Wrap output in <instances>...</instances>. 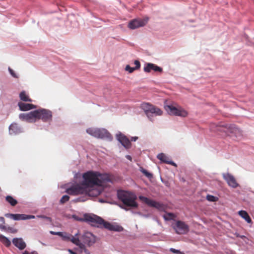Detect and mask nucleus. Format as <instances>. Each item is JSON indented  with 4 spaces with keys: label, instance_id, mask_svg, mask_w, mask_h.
<instances>
[{
    "label": "nucleus",
    "instance_id": "nucleus-1",
    "mask_svg": "<svg viewBox=\"0 0 254 254\" xmlns=\"http://www.w3.org/2000/svg\"><path fill=\"white\" fill-rule=\"evenodd\" d=\"M83 181L82 186L88 188V191H93L99 189H93L95 187L103 186L106 183L110 182L111 179L107 174H101L98 172L89 171L82 175Z\"/></svg>",
    "mask_w": 254,
    "mask_h": 254
},
{
    "label": "nucleus",
    "instance_id": "nucleus-2",
    "mask_svg": "<svg viewBox=\"0 0 254 254\" xmlns=\"http://www.w3.org/2000/svg\"><path fill=\"white\" fill-rule=\"evenodd\" d=\"M117 195L119 199L122 202L124 206L121 207L126 210H128V208H137L138 204L136 202L137 197L136 195L131 192L120 190H118Z\"/></svg>",
    "mask_w": 254,
    "mask_h": 254
},
{
    "label": "nucleus",
    "instance_id": "nucleus-3",
    "mask_svg": "<svg viewBox=\"0 0 254 254\" xmlns=\"http://www.w3.org/2000/svg\"><path fill=\"white\" fill-rule=\"evenodd\" d=\"M84 220L93 226L105 228L109 230L119 231L117 226L105 222L102 218L96 215L85 214Z\"/></svg>",
    "mask_w": 254,
    "mask_h": 254
},
{
    "label": "nucleus",
    "instance_id": "nucleus-4",
    "mask_svg": "<svg viewBox=\"0 0 254 254\" xmlns=\"http://www.w3.org/2000/svg\"><path fill=\"white\" fill-rule=\"evenodd\" d=\"M66 192L72 195H77L79 194H88L89 196H97L101 193V190H95L93 191H88V188H85L82 186V183L80 184H75L66 190Z\"/></svg>",
    "mask_w": 254,
    "mask_h": 254
},
{
    "label": "nucleus",
    "instance_id": "nucleus-5",
    "mask_svg": "<svg viewBox=\"0 0 254 254\" xmlns=\"http://www.w3.org/2000/svg\"><path fill=\"white\" fill-rule=\"evenodd\" d=\"M141 107L144 111L145 114L152 121V115L154 114L155 116H161L162 114V111L158 108L147 103H143L141 104Z\"/></svg>",
    "mask_w": 254,
    "mask_h": 254
},
{
    "label": "nucleus",
    "instance_id": "nucleus-6",
    "mask_svg": "<svg viewBox=\"0 0 254 254\" xmlns=\"http://www.w3.org/2000/svg\"><path fill=\"white\" fill-rule=\"evenodd\" d=\"M165 109L168 113L171 115L186 117L188 115V112L180 106L176 107L173 105H166Z\"/></svg>",
    "mask_w": 254,
    "mask_h": 254
},
{
    "label": "nucleus",
    "instance_id": "nucleus-7",
    "mask_svg": "<svg viewBox=\"0 0 254 254\" xmlns=\"http://www.w3.org/2000/svg\"><path fill=\"white\" fill-rule=\"evenodd\" d=\"M172 228L175 232L179 235L187 234L190 231L189 225L185 222L178 220L172 225Z\"/></svg>",
    "mask_w": 254,
    "mask_h": 254
},
{
    "label": "nucleus",
    "instance_id": "nucleus-8",
    "mask_svg": "<svg viewBox=\"0 0 254 254\" xmlns=\"http://www.w3.org/2000/svg\"><path fill=\"white\" fill-rule=\"evenodd\" d=\"M138 198L141 201L147 204L148 206L155 207L160 211H165L166 209V206L161 203L156 202L141 195L139 196Z\"/></svg>",
    "mask_w": 254,
    "mask_h": 254
},
{
    "label": "nucleus",
    "instance_id": "nucleus-9",
    "mask_svg": "<svg viewBox=\"0 0 254 254\" xmlns=\"http://www.w3.org/2000/svg\"><path fill=\"white\" fill-rule=\"evenodd\" d=\"M37 112L36 115L37 120L41 119L43 122H49L51 121L52 118V112L46 109H39L35 110Z\"/></svg>",
    "mask_w": 254,
    "mask_h": 254
},
{
    "label": "nucleus",
    "instance_id": "nucleus-10",
    "mask_svg": "<svg viewBox=\"0 0 254 254\" xmlns=\"http://www.w3.org/2000/svg\"><path fill=\"white\" fill-rule=\"evenodd\" d=\"M37 112L34 111L29 113H22L19 114V118L22 121L28 123H35L37 121L36 115Z\"/></svg>",
    "mask_w": 254,
    "mask_h": 254
},
{
    "label": "nucleus",
    "instance_id": "nucleus-11",
    "mask_svg": "<svg viewBox=\"0 0 254 254\" xmlns=\"http://www.w3.org/2000/svg\"><path fill=\"white\" fill-rule=\"evenodd\" d=\"M81 241L88 246H92L96 242L95 237L90 232H86L81 237Z\"/></svg>",
    "mask_w": 254,
    "mask_h": 254
},
{
    "label": "nucleus",
    "instance_id": "nucleus-12",
    "mask_svg": "<svg viewBox=\"0 0 254 254\" xmlns=\"http://www.w3.org/2000/svg\"><path fill=\"white\" fill-rule=\"evenodd\" d=\"M225 128L226 129L225 131L233 134L236 137L243 136L242 131L235 125H227Z\"/></svg>",
    "mask_w": 254,
    "mask_h": 254
},
{
    "label": "nucleus",
    "instance_id": "nucleus-13",
    "mask_svg": "<svg viewBox=\"0 0 254 254\" xmlns=\"http://www.w3.org/2000/svg\"><path fill=\"white\" fill-rule=\"evenodd\" d=\"M5 216L12 219L14 220H26L35 218V216L34 215H26L23 214L6 213L5 214Z\"/></svg>",
    "mask_w": 254,
    "mask_h": 254
},
{
    "label": "nucleus",
    "instance_id": "nucleus-14",
    "mask_svg": "<svg viewBox=\"0 0 254 254\" xmlns=\"http://www.w3.org/2000/svg\"><path fill=\"white\" fill-rule=\"evenodd\" d=\"M147 22V20L134 19L129 22L128 26L130 29H134L144 26Z\"/></svg>",
    "mask_w": 254,
    "mask_h": 254
},
{
    "label": "nucleus",
    "instance_id": "nucleus-15",
    "mask_svg": "<svg viewBox=\"0 0 254 254\" xmlns=\"http://www.w3.org/2000/svg\"><path fill=\"white\" fill-rule=\"evenodd\" d=\"M223 177L229 186L233 188H236L238 186V184L237 183L236 179L230 174H223Z\"/></svg>",
    "mask_w": 254,
    "mask_h": 254
},
{
    "label": "nucleus",
    "instance_id": "nucleus-16",
    "mask_svg": "<svg viewBox=\"0 0 254 254\" xmlns=\"http://www.w3.org/2000/svg\"><path fill=\"white\" fill-rule=\"evenodd\" d=\"M117 138L120 142L126 148H130L131 143L129 140L124 134L120 133L117 135Z\"/></svg>",
    "mask_w": 254,
    "mask_h": 254
},
{
    "label": "nucleus",
    "instance_id": "nucleus-17",
    "mask_svg": "<svg viewBox=\"0 0 254 254\" xmlns=\"http://www.w3.org/2000/svg\"><path fill=\"white\" fill-rule=\"evenodd\" d=\"M151 70L160 72L162 71V68L155 64L152 63L146 64L144 67V71L146 72H149Z\"/></svg>",
    "mask_w": 254,
    "mask_h": 254
},
{
    "label": "nucleus",
    "instance_id": "nucleus-18",
    "mask_svg": "<svg viewBox=\"0 0 254 254\" xmlns=\"http://www.w3.org/2000/svg\"><path fill=\"white\" fill-rule=\"evenodd\" d=\"M97 138L111 139L112 138V135L107 129L99 128Z\"/></svg>",
    "mask_w": 254,
    "mask_h": 254
},
{
    "label": "nucleus",
    "instance_id": "nucleus-19",
    "mask_svg": "<svg viewBox=\"0 0 254 254\" xmlns=\"http://www.w3.org/2000/svg\"><path fill=\"white\" fill-rule=\"evenodd\" d=\"M12 243L15 247L21 250L24 249L26 246V243L22 238H14Z\"/></svg>",
    "mask_w": 254,
    "mask_h": 254
},
{
    "label": "nucleus",
    "instance_id": "nucleus-20",
    "mask_svg": "<svg viewBox=\"0 0 254 254\" xmlns=\"http://www.w3.org/2000/svg\"><path fill=\"white\" fill-rule=\"evenodd\" d=\"M9 132L10 134H16L22 132L21 128L16 123H12L9 127Z\"/></svg>",
    "mask_w": 254,
    "mask_h": 254
},
{
    "label": "nucleus",
    "instance_id": "nucleus-21",
    "mask_svg": "<svg viewBox=\"0 0 254 254\" xmlns=\"http://www.w3.org/2000/svg\"><path fill=\"white\" fill-rule=\"evenodd\" d=\"M157 158L162 162L176 166V164L174 162L172 161L167 155L163 153L159 154L157 155Z\"/></svg>",
    "mask_w": 254,
    "mask_h": 254
},
{
    "label": "nucleus",
    "instance_id": "nucleus-22",
    "mask_svg": "<svg viewBox=\"0 0 254 254\" xmlns=\"http://www.w3.org/2000/svg\"><path fill=\"white\" fill-rule=\"evenodd\" d=\"M18 106L19 107V109L21 111H28L31 109L36 108V106L33 104H28V103H24L23 102H19L18 103Z\"/></svg>",
    "mask_w": 254,
    "mask_h": 254
},
{
    "label": "nucleus",
    "instance_id": "nucleus-23",
    "mask_svg": "<svg viewBox=\"0 0 254 254\" xmlns=\"http://www.w3.org/2000/svg\"><path fill=\"white\" fill-rule=\"evenodd\" d=\"M69 241H70L72 243L78 246L79 248H83L84 244L81 242V240L78 238H76L72 236H71Z\"/></svg>",
    "mask_w": 254,
    "mask_h": 254
},
{
    "label": "nucleus",
    "instance_id": "nucleus-24",
    "mask_svg": "<svg viewBox=\"0 0 254 254\" xmlns=\"http://www.w3.org/2000/svg\"><path fill=\"white\" fill-rule=\"evenodd\" d=\"M239 214L244 218L248 223H250L252 222L251 218L249 215L248 213L244 210H241L239 211Z\"/></svg>",
    "mask_w": 254,
    "mask_h": 254
},
{
    "label": "nucleus",
    "instance_id": "nucleus-25",
    "mask_svg": "<svg viewBox=\"0 0 254 254\" xmlns=\"http://www.w3.org/2000/svg\"><path fill=\"white\" fill-rule=\"evenodd\" d=\"M19 98L21 100L24 102H32V100L30 97L26 94L25 91H22L19 94Z\"/></svg>",
    "mask_w": 254,
    "mask_h": 254
},
{
    "label": "nucleus",
    "instance_id": "nucleus-26",
    "mask_svg": "<svg viewBox=\"0 0 254 254\" xmlns=\"http://www.w3.org/2000/svg\"><path fill=\"white\" fill-rule=\"evenodd\" d=\"M5 200L12 206H15L18 203L17 201L10 195H7L5 197Z\"/></svg>",
    "mask_w": 254,
    "mask_h": 254
},
{
    "label": "nucleus",
    "instance_id": "nucleus-27",
    "mask_svg": "<svg viewBox=\"0 0 254 254\" xmlns=\"http://www.w3.org/2000/svg\"><path fill=\"white\" fill-rule=\"evenodd\" d=\"M99 128H89L86 130V132L91 135L97 137Z\"/></svg>",
    "mask_w": 254,
    "mask_h": 254
},
{
    "label": "nucleus",
    "instance_id": "nucleus-28",
    "mask_svg": "<svg viewBox=\"0 0 254 254\" xmlns=\"http://www.w3.org/2000/svg\"><path fill=\"white\" fill-rule=\"evenodd\" d=\"M0 241L6 247H9L11 245L10 241L6 237L2 235H0Z\"/></svg>",
    "mask_w": 254,
    "mask_h": 254
},
{
    "label": "nucleus",
    "instance_id": "nucleus-29",
    "mask_svg": "<svg viewBox=\"0 0 254 254\" xmlns=\"http://www.w3.org/2000/svg\"><path fill=\"white\" fill-rule=\"evenodd\" d=\"M176 217V215L172 213H167L163 215V218L165 220H174Z\"/></svg>",
    "mask_w": 254,
    "mask_h": 254
},
{
    "label": "nucleus",
    "instance_id": "nucleus-30",
    "mask_svg": "<svg viewBox=\"0 0 254 254\" xmlns=\"http://www.w3.org/2000/svg\"><path fill=\"white\" fill-rule=\"evenodd\" d=\"M69 199V196L67 195H64L63 196L60 200V203L62 204L64 203L65 202L68 201Z\"/></svg>",
    "mask_w": 254,
    "mask_h": 254
},
{
    "label": "nucleus",
    "instance_id": "nucleus-31",
    "mask_svg": "<svg viewBox=\"0 0 254 254\" xmlns=\"http://www.w3.org/2000/svg\"><path fill=\"white\" fill-rule=\"evenodd\" d=\"M141 172L146 177H147L148 178H151L153 177L152 174L151 173L148 172L147 170L145 169H142Z\"/></svg>",
    "mask_w": 254,
    "mask_h": 254
},
{
    "label": "nucleus",
    "instance_id": "nucleus-32",
    "mask_svg": "<svg viewBox=\"0 0 254 254\" xmlns=\"http://www.w3.org/2000/svg\"><path fill=\"white\" fill-rule=\"evenodd\" d=\"M5 231L9 232L11 233H16L17 232V230L16 229L12 227H6V229L5 230Z\"/></svg>",
    "mask_w": 254,
    "mask_h": 254
},
{
    "label": "nucleus",
    "instance_id": "nucleus-33",
    "mask_svg": "<svg viewBox=\"0 0 254 254\" xmlns=\"http://www.w3.org/2000/svg\"><path fill=\"white\" fill-rule=\"evenodd\" d=\"M206 198L208 201L212 202H214L217 200V198L215 196L209 194L207 195Z\"/></svg>",
    "mask_w": 254,
    "mask_h": 254
},
{
    "label": "nucleus",
    "instance_id": "nucleus-34",
    "mask_svg": "<svg viewBox=\"0 0 254 254\" xmlns=\"http://www.w3.org/2000/svg\"><path fill=\"white\" fill-rule=\"evenodd\" d=\"M125 69L126 71H128L129 73H132L134 70H136L134 67H131L129 65H127L126 66Z\"/></svg>",
    "mask_w": 254,
    "mask_h": 254
},
{
    "label": "nucleus",
    "instance_id": "nucleus-35",
    "mask_svg": "<svg viewBox=\"0 0 254 254\" xmlns=\"http://www.w3.org/2000/svg\"><path fill=\"white\" fill-rule=\"evenodd\" d=\"M8 70L12 76H13L14 78L18 77L16 74L15 73V72L11 68L8 67Z\"/></svg>",
    "mask_w": 254,
    "mask_h": 254
},
{
    "label": "nucleus",
    "instance_id": "nucleus-36",
    "mask_svg": "<svg viewBox=\"0 0 254 254\" xmlns=\"http://www.w3.org/2000/svg\"><path fill=\"white\" fill-rule=\"evenodd\" d=\"M170 251L174 253V254H184L183 253H182L181 252H180L179 250H176L175 249H173V248H171L170 249Z\"/></svg>",
    "mask_w": 254,
    "mask_h": 254
},
{
    "label": "nucleus",
    "instance_id": "nucleus-37",
    "mask_svg": "<svg viewBox=\"0 0 254 254\" xmlns=\"http://www.w3.org/2000/svg\"><path fill=\"white\" fill-rule=\"evenodd\" d=\"M134 64L135 65V66L134 67V68L136 69H138L140 68V62L137 61V60H135L134 61Z\"/></svg>",
    "mask_w": 254,
    "mask_h": 254
},
{
    "label": "nucleus",
    "instance_id": "nucleus-38",
    "mask_svg": "<svg viewBox=\"0 0 254 254\" xmlns=\"http://www.w3.org/2000/svg\"><path fill=\"white\" fill-rule=\"evenodd\" d=\"M63 237V239L64 240H68L70 239V236H68L66 233H63V236H61Z\"/></svg>",
    "mask_w": 254,
    "mask_h": 254
},
{
    "label": "nucleus",
    "instance_id": "nucleus-39",
    "mask_svg": "<svg viewBox=\"0 0 254 254\" xmlns=\"http://www.w3.org/2000/svg\"><path fill=\"white\" fill-rule=\"evenodd\" d=\"M50 233L52 234L57 235H58L59 236H63V233L61 232H53V231H51Z\"/></svg>",
    "mask_w": 254,
    "mask_h": 254
},
{
    "label": "nucleus",
    "instance_id": "nucleus-40",
    "mask_svg": "<svg viewBox=\"0 0 254 254\" xmlns=\"http://www.w3.org/2000/svg\"><path fill=\"white\" fill-rule=\"evenodd\" d=\"M80 249L81 250V251H84V252L86 254H90V252L86 249L85 245H84V248H80Z\"/></svg>",
    "mask_w": 254,
    "mask_h": 254
},
{
    "label": "nucleus",
    "instance_id": "nucleus-41",
    "mask_svg": "<svg viewBox=\"0 0 254 254\" xmlns=\"http://www.w3.org/2000/svg\"><path fill=\"white\" fill-rule=\"evenodd\" d=\"M23 254H38L37 252H33L32 253H29V252L25 251L23 253Z\"/></svg>",
    "mask_w": 254,
    "mask_h": 254
},
{
    "label": "nucleus",
    "instance_id": "nucleus-42",
    "mask_svg": "<svg viewBox=\"0 0 254 254\" xmlns=\"http://www.w3.org/2000/svg\"><path fill=\"white\" fill-rule=\"evenodd\" d=\"M3 224H0V229L1 230L5 231L6 229V227Z\"/></svg>",
    "mask_w": 254,
    "mask_h": 254
},
{
    "label": "nucleus",
    "instance_id": "nucleus-43",
    "mask_svg": "<svg viewBox=\"0 0 254 254\" xmlns=\"http://www.w3.org/2000/svg\"><path fill=\"white\" fill-rule=\"evenodd\" d=\"M38 217L46 219H47L48 220H50V221L51 220V218L50 217H47V216L41 215V216H39Z\"/></svg>",
    "mask_w": 254,
    "mask_h": 254
},
{
    "label": "nucleus",
    "instance_id": "nucleus-44",
    "mask_svg": "<svg viewBox=\"0 0 254 254\" xmlns=\"http://www.w3.org/2000/svg\"><path fill=\"white\" fill-rule=\"evenodd\" d=\"M0 221L2 222V224L5 223V220L3 217H0Z\"/></svg>",
    "mask_w": 254,
    "mask_h": 254
},
{
    "label": "nucleus",
    "instance_id": "nucleus-45",
    "mask_svg": "<svg viewBox=\"0 0 254 254\" xmlns=\"http://www.w3.org/2000/svg\"><path fill=\"white\" fill-rule=\"evenodd\" d=\"M126 158H127V159H128V160H129L131 161V157L130 156H129V155H127V156H126Z\"/></svg>",
    "mask_w": 254,
    "mask_h": 254
},
{
    "label": "nucleus",
    "instance_id": "nucleus-46",
    "mask_svg": "<svg viewBox=\"0 0 254 254\" xmlns=\"http://www.w3.org/2000/svg\"><path fill=\"white\" fill-rule=\"evenodd\" d=\"M137 138V137H132V139H131V140L135 141L136 140Z\"/></svg>",
    "mask_w": 254,
    "mask_h": 254
}]
</instances>
